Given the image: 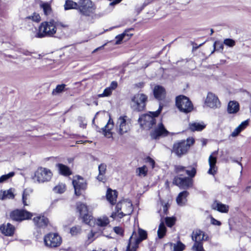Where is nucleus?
Instances as JSON below:
<instances>
[{
    "mask_svg": "<svg viewBox=\"0 0 251 251\" xmlns=\"http://www.w3.org/2000/svg\"><path fill=\"white\" fill-rule=\"evenodd\" d=\"M57 166L58 168L59 173L65 176H69L72 174V172L70 168L62 164H58Z\"/></svg>",
    "mask_w": 251,
    "mask_h": 251,
    "instance_id": "29",
    "label": "nucleus"
},
{
    "mask_svg": "<svg viewBox=\"0 0 251 251\" xmlns=\"http://www.w3.org/2000/svg\"><path fill=\"white\" fill-rule=\"evenodd\" d=\"M33 222L37 227L44 228L48 225L49 220L48 218L42 216L34 217L33 218Z\"/></svg>",
    "mask_w": 251,
    "mask_h": 251,
    "instance_id": "22",
    "label": "nucleus"
},
{
    "mask_svg": "<svg viewBox=\"0 0 251 251\" xmlns=\"http://www.w3.org/2000/svg\"><path fill=\"white\" fill-rule=\"evenodd\" d=\"M131 126V120L126 116H120L116 125L117 132L121 135L128 132Z\"/></svg>",
    "mask_w": 251,
    "mask_h": 251,
    "instance_id": "8",
    "label": "nucleus"
},
{
    "mask_svg": "<svg viewBox=\"0 0 251 251\" xmlns=\"http://www.w3.org/2000/svg\"><path fill=\"white\" fill-rule=\"evenodd\" d=\"M77 211L79 212L80 216L88 213L87 206L84 203L78 202L76 204Z\"/></svg>",
    "mask_w": 251,
    "mask_h": 251,
    "instance_id": "35",
    "label": "nucleus"
},
{
    "mask_svg": "<svg viewBox=\"0 0 251 251\" xmlns=\"http://www.w3.org/2000/svg\"><path fill=\"white\" fill-rule=\"evenodd\" d=\"M23 54L25 55H30L31 53L27 50H25L23 51Z\"/></svg>",
    "mask_w": 251,
    "mask_h": 251,
    "instance_id": "62",
    "label": "nucleus"
},
{
    "mask_svg": "<svg viewBox=\"0 0 251 251\" xmlns=\"http://www.w3.org/2000/svg\"><path fill=\"white\" fill-rule=\"evenodd\" d=\"M127 30H125V31L122 34L118 35L116 36L115 38L117 40L116 41V44H120L126 35H127L128 37H130L132 35V34L128 35L127 34Z\"/></svg>",
    "mask_w": 251,
    "mask_h": 251,
    "instance_id": "43",
    "label": "nucleus"
},
{
    "mask_svg": "<svg viewBox=\"0 0 251 251\" xmlns=\"http://www.w3.org/2000/svg\"><path fill=\"white\" fill-rule=\"evenodd\" d=\"M117 82L116 81H113L111 83L109 87H108V88H110V89L113 91L117 88Z\"/></svg>",
    "mask_w": 251,
    "mask_h": 251,
    "instance_id": "58",
    "label": "nucleus"
},
{
    "mask_svg": "<svg viewBox=\"0 0 251 251\" xmlns=\"http://www.w3.org/2000/svg\"><path fill=\"white\" fill-rule=\"evenodd\" d=\"M81 228L79 226H74L71 228L70 233L72 236H76L80 234Z\"/></svg>",
    "mask_w": 251,
    "mask_h": 251,
    "instance_id": "41",
    "label": "nucleus"
},
{
    "mask_svg": "<svg viewBox=\"0 0 251 251\" xmlns=\"http://www.w3.org/2000/svg\"><path fill=\"white\" fill-rule=\"evenodd\" d=\"M26 20H31L35 22H39L41 20V17L38 13L34 12L32 15L28 16L25 18Z\"/></svg>",
    "mask_w": 251,
    "mask_h": 251,
    "instance_id": "40",
    "label": "nucleus"
},
{
    "mask_svg": "<svg viewBox=\"0 0 251 251\" xmlns=\"http://www.w3.org/2000/svg\"><path fill=\"white\" fill-rule=\"evenodd\" d=\"M56 31V22L54 20H50V22L42 23L34 36L40 38L45 36H52Z\"/></svg>",
    "mask_w": 251,
    "mask_h": 251,
    "instance_id": "3",
    "label": "nucleus"
},
{
    "mask_svg": "<svg viewBox=\"0 0 251 251\" xmlns=\"http://www.w3.org/2000/svg\"><path fill=\"white\" fill-rule=\"evenodd\" d=\"M95 222L98 226L104 227L109 223V220L107 217L103 216L98 218Z\"/></svg>",
    "mask_w": 251,
    "mask_h": 251,
    "instance_id": "33",
    "label": "nucleus"
},
{
    "mask_svg": "<svg viewBox=\"0 0 251 251\" xmlns=\"http://www.w3.org/2000/svg\"><path fill=\"white\" fill-rule=\"evenodd\" d=\"M40 7L43 9L44 13L46 15H49L51 13V8L50 4L48 2H41L40 4Z\"/></svg>",
    "mask_w": 251,
    "mask_h": 251,
    "instance_id": "34",
    "label": "nucleus"
},
{
    "mask_svg": "<svg viewBox=\"0 0 251 251\" xmlns=\"http://www.w3.org/2000/svg\"><path fill=\"white\" fill-rule=\"evenodd\" d=\"M193 251H205L203 248L202 242H195L192 247Z\"/></svg>",
    "mask_w": 251,
    "mask_h": 251,
    "instance_id": "42",
    "label": "nucleus"
},
{
    "mask_svg": "<svg viewBox=\"0 0 251 251\" xmlns=\"http://www.w3.org/2000/svg\"><path fill=\"white\" fill-rule=\"evenodd\" d=\"M176 104L180 112L188 113L193 109V105L190 100L183 95H180L176 97Z\"/></svg>",
    "mask_w": 251,
    "mask_h": 251,
    "instance_id": "7",
    "label": "nucleus"
},
{
    "mask_svg": "<svg viewBox=\"0 0 251 251\" xmlns=\"http://www.w3.org/2000/svg\"><path fill=\"white\" fill-rule=\"evenodd\" d=\"M162 106L160 104L157 110L154 112H149V113L142 115L138 119L141 126L146 129H150L155 124V117L160 113Z\"/></svg>",
    "mask_w": 251,
    "mask_h": 251,
    "instance_id": "2",
    "label": "nucleus"
},
{
    "mask_svg": "<svg viewBox=\"0 0 251 251\" xmlns=\"http://www.w3.org/2000/svg\"><path fill=\"white\" fill-rule=\"evenodd\" d=\"M52 176V173L47 168L39 167L35 172L32 179L35 182L44 183L50 181Z\"/></svg>",
    "mask_w": 251,
    "mask_h": 251,
    "instance_id": "6",
    "label": "nucleus"
},
{
    "mask_svg": "<svg viewBox=\"0 0 251 251\" xmlns=\"http://www.w3.org/2000/svg\"><path fill=\"white\" fill-rule=\"evenodd\" d=\"M97 179L100 181H103L104 180V179H105V178H104V175H103V174H100L99 173V175L97 176Z\"/></svg>",
    "mask_w": 251,
    "mask_h": 251,
    "instance_id": "60",
    "label": "nucleus"
},
{
    "mask_svg": "<svg viewBox=\"0 0 251 251\" xmlns=\"http://www.w3.org/2000/svg\"><path fill=\"white\" fill-rule=\"evenodd\" d=\"M224 44L229 47H233L235 45V42L232 39L227 38L224 40Z\"/></svg>",
    "mask_w": 251,
    "mask_h": 251,
    "instance_id": "48",
    "label": "nucleus"
},
{
    "mask_svg": "<svg viewBox=\"0 0 251 251\" xmlns=\"http://www.w3.org/2000/svg\"><path fill=\"white\" fill-rule=\"evenodd\" d=\"M153 94L156 99L162 100L166 96V91L162 86L157 85L154 88Z\"/></svg>",
    "mask_w": 251,
    "mask_h": 251,
    "instance_id": "21",
    "label": "nucleus"
},
{
    "mask_svg": "<svg viewBox=\"0 0 251 251\" xmlns=\"http://www.w3.org/2000/svg\"><path fill=\"white\" fill-rule=\"evenodd\" d=\"M145 161L146 163H149L152 167L153 168L155 165V161L153 159L148 156L145 159Z\"/></svg>",
    "mask_w": 251,
    "mask_h": 251,
    "instance_id": "54",
    "label": "nucleus"
},
{
    "mask_svg": "<svg viewBox=\"0 0 251 251\" xmlns=\"http://www.w3.org/2000/svg\"><path fill=\"white\" fill-rule=\"evenodd\" d=\"M205 105L211 108H217L220 106V102L218 98L213 93L209 92L205 100Z\"/></svg>",
    "mask_w": 251,
    "mask_h": 251,
    "instance_id": "15",
    "label": "nucleus"
},
{
    "mask_svg": "<svg viewBox=\"0 0 251 251\" xmlns=\"http://www.w3.org/2000/svg\"><path fill=\"white\" fill-rule=\"evenodd\" d=\"M239 110V103L234 101H230L227 106V111L229 113H237Z\"/></svg>",
    "mask_w": 251,
    "mask_h": 251,
    "instance_id": "28",
    "label": "nucleus"
},
{
    "mask_svg": "<svg viewBox=\"0 0 251 251\" xmlns=\"http://www.w3.org/2000/svg\"><path fill=\"white\" fill-rule=\"evenodd\" d=\"M148 168L145 165L141 167H139L136 170V175L141 177L146 176L148 174Z\"/></svg>",
    "mask_w": 251,
    "mask_h": 251,
    "instance_id": "37",
    "label": "nucleus"
},
{
    "mask_svg": "<svg viewBox=\"0 0 251 251\" xmlns=\"http://www.w3.org/2000/svg\"><path fill=\"white\" fill-rule=\"evenodd\" d=\"M175 171L176 173L179 174L180 176H183V174H180L181 173L185 172L186 170H185V167L182 166H176L175 167Z\"/></svg>",
    "mask_w": 251,
    "mask_h": 251,
    "instance_id": "50",
    "label": "nucleus"
},
{
    "mask_svg": "<svg viewBox=\"0 0 251 251\" xmlns=\"http://www.w3.org/2000/svg\"><path fill=\"white\" fill-rule=\"evenodd\" d=\"M104 46H105V45H103V46H101L100 47L97 48V49H96L95 50H93V53H94V52H96L97 51H98L100 49H102L104 47Z\"/></svg>",
    "mask_w": 251,
    "mask_h": 251,
    "instance_id": "63",
    "label": "nucleus"
},
{
    "mask_svg": "<svg viewBox=\"0 0 251 251\" xmlns=\"http://www.w3.org/2000/svg\"><path fill=\"white\" fill-rule=\"evenodd\" d=\"M32 190L31 189H25L23 193L22 201L24 206L28 205L27 200L28 199L29 195L32 193Z\"/></svg>",
    "mask_w": 251,
    "mask_h": 251,
    "instance_id": "36",
    "label": "nucleus"
},
{
    "mask_svg": "<svg viewBox=\"0 0 251 251\" xmlns=\"http://www.w3.org/2000/svg\"><path fill=\"white\" fill-rule=\"evenodd\" d=\"M113 230L116 234L120 235H123L124 231L122 227L120 226H116L114 227Z\"/></svg>",
    "mask_w": 251,
    "mask_h": 251,
    "instance_id": "55",
    "label": "nucleus"
},
{
    "mask_svg": "<svg viewBox=\"0 0 251 251\" xmlns=\"http://www.w3.org/2000/svg\"><path fill=\"white\" fill-rule=\"evenodd\" d=\"M147 97L141 93L135 95L131 99V107L134 111H141L144 109Z\"/></svg>",
    "mask_w": 251,
    "mask_h": 251,
    "instance_id": "9",
    "label": "nucleus"
},
{
    "mask_svg": "<svg viewBox=\"0 0 251 251\" xmlns=\"http://www.w3.org/2000/svg\"><path fill=\"white\" fill-rule=\"evenodd\" d=\"M80 217L82 219V221L84 223L88 225H91L90 223L91 222V220H92V217L88 213H85V214L83 215L82 216H81Z\"/></svg>",
    "mask_w": 251,
    "mask_h": 251,
    "instance_id": "46",
    "label": "nucleus"
},
{
    "mask_svg": "<svg viewBox=\"0 0 251 251\" xmlns=\"http://www.w3.org/2000/svg\"><path fill=\"white\" fill-rule=\"evenodd\" d=\"M203 122H192L189 124V128L192 131H201L205 127Z\"/></svg>",
    "mask_w": 251,
    "mask_h": 251,
    "instance_id": "26",
    "label": "nucleus"
},
{
    "mask_svg": "<svg viewBox=\"0 0 251 251\" xmlns=\"http://www.w3.org/2000/svg\"><path fill=\"white\" fill-rule=\"evenodd\" d=\"M195 140L192 137H189L186 140H181L174 143L172 152L177 156L180 157L185 154L190 147L194 144Z\"/></svg>",
    "mask_w": 251,
    "mask_h": 251,
    "instance_id": "4",
    "label": "nucleus"
},
{
    "mask_svg": "<svg viewBox=\"0 0 251 251\" xmlns=\"http://www.w3.org/2000/svg\"><path fill=\"white\" fill-rule=\"evenodd\" d=\"M114 127V123L112 119L110 117L107 124L101 128L102 133L104 136L107 138H110L112 136V133L111 132V129Z\"/></svg>",
    "mask_w": 251,
    "mask_h": 251,
    "instance_id": "20",
    "label": "nucleus"
},
{
    "mask_svg": "<svg viewBox=\"0 0 251 251\" xmlns=\"http://www.w3.org/2000/svg\"><path fill=\"white\" fill-rule=\"evenodd\" d=\"M106 170V165L102 163L99 166V172L100 174L105 175Z\"/></svg>",
    "mask_w": 251,
    "mask_h": 251,
    "instance_id": "51",
    "label": "nucleus"
},
{
    "mask_svg": "<svg viewBox=\"0 0 251 251\" xmlns=\"http://www.w3.org/2000/svg\"><path fill=\"white\" fill-rule=\"evenodd\" d=\"M212 209L217 210L221 213H227L229 209L228 205L223 204L221 202L215 201L211 205Z\"/></svg>",
    "mask_w": 251,
    "mask_h": 251,
    "instance_id": "19",
    "label": "nucleus"
},
{
    "mask_svg": "<svg viewBox=\"0 0 251 251\" xmlns=\"http://www.w3.org/2000/svg\"><path fill=\"white\" fill-rule=\"evenodd\" d=\"M169 131L165 128L162 123H159L151 131L150 135L153 139H157L161 137H165L169 134Z\"/></svg>",
    "mask_w": 251,
    "mask_h": 251,
    "instance_id": "14",
    "label": "nucleus"
},
{
    "mask_svg": "<svg viewBox=\"0 0 251 251\" xmlns=\"http://www.w3.org/2000/svg\"><path fill=\"white\" fill-rule=\"evenodd\" d=\"M189 195V193L186 191H184L180 192L177 197L176 198V201L178 205L183 206L185 205L187 201V197Z\"/></svg>",
    "mask_w": 251,
    "mask_h": 251,
    "instance_id": "27",
    "label": "nucleus"
},
{
    "mask_svg": "<svg viewBox=\"0 0 251 251\" xmlns=\"http://www.w3.org/2000/svg\"><path fill=\"white\" fill-rule=\"evenodd\" d=\"M44 241L47 247L55 248L60 245L62 239L57 233H50L45 236Z\"/></svg>",
    "mask_w": 251,
    "mask_h": 251,
    "instance_id": "11",
    "label": "nucleus"
},
{
    "mask_svg": "<svg viewBox=\"0 0 251 251\" xmlns=\"http://www.w3.org/2000/svg\"><path fill=\"white\" fill-rule=\"evenodd\" d=\"M165 222L168 226L172 227L175 224V220L173 218L166 217Z\"/></svg>",
    "mask_w": 251,
    "mask_h": 251,
    "instance_id": "49",
    "label": "nucleus"
},
{
    "mask_svg": "<svg viewBox=\"0 0 251 251\" xmlns=\"http://www.w3.org/2000/svg\"><path fill=\"white\" fill-rule=\"evenodd\" d=\"M78 3L74 2L72 0H66L64 4V9L65 10L70 9H78Z\"/></svg>",
    "mask_w": 251,
    "mask_h": 251,
    "instance_id": "31",
    "label": "nucleus"
},
{
    "mask_svg": "<svg viewBox=\"0 0 251 251\" xmlns=\"http://www.w3.org/2000/svg\"><path fill=\"white\" fill-rule=\"evenodd\" d=\"M112 92V91L110 89V88L107 87L104 90L102 93L98 95V97L102 98L108 97L111 94Z\"/></svg>",
    "mask_w": 251,
    "mask_h": 251,
    "instance_id": "47",
    "label": "nucleus"
},
{
    "mask_svg": "<svg viewBox=\"0 0 251 251\" xmlns=\"http://www.w3.org/2000/svg\"><path fill=\"white\" fill-rule=\"evenodd\" d=\"M185 173L190 177H193L196 174V170L195 168H192L191 170H186Z\"/></svg>",
    "mask_w": 251,
    "mask_h": 251,
    "instance_id": "52",
    "label": "nucleus"
},
{
    "mask_svg": "<svg viewBox=\"0 0 251 251\" xmlns=\"http://www.w3.org/2000/svg\"><path fill=\"white\" fill-rule=\"evenodd\" d=\"M122 0H113L111 2L109 3L110 6H114L119 3H120Z\"/></svg>",
    "mask_w": 251,
    "mask_h": 251,
    "instance_id": "61",
    "label": "nucleus"
},
{
    "mask_svg": "<svg viewBox=\"0 0 251 251\" xmlns=\"http://www.w3.org/2000/svg\"><path fill=\"white\" fill-rule=\"evenodd\" d=\"M210 222H211V224L213 225L218 226H220L221 225V222L220 221H218L217 220L215 219L213 217H211Z\"/></svg>",
    "mask_w": 251,
    "mask_h": 251,
    "instance_id": "56",
    "label": "nucleus"
},
{
    "mask_svg": "<svg viewBox=\"0 0 251 251\" xmlns=\"http://www.w3.org/2000/svg\"><path fill=\"white\" fill-rule=\"evenodd\" d=\"M173 183L182 189H187L192 184L191 178L188 177H181L178 176L174 177Z\"/></svg>",
    "mask_w": 251,
    "mask_h": 251,
    "instance_id": "16",
    "label": "nucleus"
},
{
    "mask_svg": "<svg viewBox=\"0 0 251 251\" xmlns=\"http://www.w3.org/2000/svg\"><path fill=\"white\" fill-rule=\"evenodd\" d=\"M207 235L200 229H196L192 233V239L195 242H201L203 240H206Z\"/></svg>",
    "mask_w": 251,
    "mask_h": 251,
    "instance_id": "18",
    "label": "nucleus"
},
{
    "mask_svg": "<svg viewBox=\"0 0 251 251\" xmlns=\"http://www.w3.org/2000/svg\"><path fill=\"white\" fill-rule=\"evenodd\" d=\"M117 196L118 193L116 190H113L110 188L107 189L106 195V199L111 205L116 203Z\"/></svg>",
    "mask_w": 251,
    "mask_h": 251,
    "instance_id": "23",
    "label": "nucleus"
},
{
    "mask_svg": "<svg viewBox=\"0 0 251 251\" xmlns=\"http://www.w3.org/2000/svg\"><path fill=\"white\" fill-rule=\"evenodd\" d=\"M144 8V6L143 5L141 7L137 8L136 10H137V12L139 13L140 12V11H141Z\"/></svg>",
    "mask_w": 251,
    "mask_h": 251,
    "instance_id": "64",
    "label": "nucleus"
},
{
    "mask_svg": "<svg viewBox=\"0 0 251 251\" xmlns=\"http://www.w3.org/2000/svg\"><path fill=\"white\" fill-rule=\"evenodd\" d=\"M95 234L96 232H94L93 230H91V232L88 234V238L90 242H92L94 240Z\"/></svg>",
    "mask_w": 251,
    "mask_h": 251,
    "instance_id": "57",
    "label": "nucleus"
},
{
    "mask_svg": "<svg viewBox=\"0 0 251 251\" xmlns=\"http://www.w3.org/2000/svg\"><path fill=\"white\" fill-rule=\"evenodd\" d=\"M169 244L173 248L172 251H183L185 249V245L179 240L176 243H170Z\"/></svg>",
    "mask_w": 251,
    "mask_h": 251,
    "instance_id": "30",
    "label": "nucleus"
},
{
    "mask_svg": "<svg viewBox=\"0 0 251 251\" xmlns=\"http://www.w3.org/2000/svg\"><path fill=\"white\" fill-rule=\"evenodd\" d=\"M224 43H222L219 41H215L213 44L214 50L212 51L211 54L215 51L222 52L224 50Z\"/></svg>",
    "mask_w": 251,
    "mask_h": 251,
    "instance_id": "38",
    "label": "nucleus"
},
{
    "mask_svg": "<svg viewBox=\"0 0 251 251\" xmlns=\"http://www.w3.org/2000/svg\"><path fill=\"white\" fill-rule=\"evenodd\" d=\"M66 190V185L63 183H59L53 188L55 193L62 194Z\"/></svg>",
    "mask_w": 251,
    "mask_h": 251,
    "instance_id": "39",
    "label": "nucleus"
},
{
    "mask_svg": "<svg viewBox=\"0 0 251 251\" xmlns=\"http://www.w3.org/2000/svg\"><path fill=\"white\" fill-rule=\"evenodd\" d=\"M217 154V151H214L209 156L208 164L209 165V169L208 171V174L209 175H214L217 171V167L216 165L217 163V158L214 155Z\"/></svg>",
    "mask_w": 251,
    "mask_h": 251,
    "instance_id": "17",
    "label": "nucleus"
},
{
    "mask_svg": "<svg viewBox=\"0 0 251 251\" xmlns=\"http://www.w3.org/2000/svg\"><path fill=\"white\" fill-rule=\"evenodd\" d=\"M240 131L238 130V129L237 128H235V129L233 130V131L231 133V136L232 137H236L237 136L239 133Z\"/></svg>",
    "mask_w": 251,
    "mask_h": 251,
    "instance_id": "59",
    "label": "nucleus"
},
{
    "mask_svg": "<svg viewBox=\"0 0 251 251\" xmlns=\"http://www.w3.org/2000/svg\"><path fill=\"white\" fill-rule=\"evenodd\" d=\"M116 212H113L111 217L115 218L116 216L122 218L125 215H130L133 211L132 204L128 200H124L119 202L115 208Z\"/></svg>",
    "mask_w": 251,
    "mask_h": 251,
    "instance_id": "5",
    "label": "nucleus"
},
{
    "mask_svg": "<svg viewBox=\"0 0 251 251\" xmlns=\"http://www.w3.org/2000/svg\"><path fill=\"white\" fill-rule=\"evenodd\" d=\"M15 175V173L13 172H10L8 174L4 175L0 177V183H3L11 178Z\"/></svg>",
    "mask_w": 251,
    "mask_h": 251,
    "instance_id": "45",
    "label": "nucleus"
},
{
    "mask_svg": "<svg viewBox=\"0 0 251 251\" xmlns=\"http://www.w3.org/2000/svg\"><path fill=\"white\" fill-rule=\"evenodd\" d=\"M65 86L66 85L63 84L58 85L56 87L55 89L53 90L52 94L54 95L62 92L64 91Z\"/></svg>",
    "mask_w": 251,
    "mask_h": 251,
    "instance_id": "44",
    "label": "nucleus"
},
{
    "mask_svg": "<svg viewBox=\"0 0 251 251\" xmlns=\"http://www.w3.org/2000/svg\"><path fill=\"white\" fill-rule=\"evenodd\" d=\"M15 190L13 188H10L7 190L0 191V200L12 199L14 198Z\"/></svg>",
    "mask_w": 251,
    "mask_h": 251,
    "instance_id": "25",
    "label": "nucleus"
},
{
    "mask_svg": "<svg viewBox=\"0 0 251 251\" xmlns=\"http://www.w3.org/2000/svg\"><path fill=\"white\" fill-rule=\"evenodd\" d=\"M249 121L247 120L244 122H242L238 126L239 128L243 130L249 125Z\"/></svg>",
    "mask_w": 251,
    "mask_h": 251,
    "instance_id": "53",
    "label": "nucleus"
},
{
    "mask_svg": "<svg viewBox=\"0 0 251 251\" xmlns=\"http://www.w3.org/2000/svg\"><path fill=\"white\" fill-rule=\"evenodd\" d=\"M73 185L75 189V195L79 196L81 194L82 191L87 188V183L82 177L80 176H76L73 180Z\"/></svg>",
    "mask_w": 251,
    "mask_h": 251,
    "instance_id": "13",
    "label": "nucleus"
},
{
    "mask_svg": "<svg viewBox=\"0 0 251 251\" xmlns=\"http://www.w3.org/2000/svg\"><path fill=\"white\" fill-rule=\"evenodd\" d=\"M147 237V231L142 228H139L137 233L133 231L129 239L126 251H136L138 248L139 244L146 239Z\"/></svg>",
    "mask_w": 251,
    "mask_h": 251,
    "instance_id": "1",
    "label": "nucleus"
},
{
    "mask_svg": "<svg viewBox=\"0 0 251 251\" xmlns=\"http://www.w3.org/2000/svg\"><path fill=\"white\" fill-rule=\"evenodd\" d=\"M33 216L32 213L25 210L16 209L10 213V218L14 221L21 222L30 219Z\"/></svg>",
    "mask_w": 251,
    "mask_h": 251,
    "instance_id": "12",
    "label": "nucleus"
},
{
    "mask_svg": "<svg viewBox=\"0 0 251 251\" xmlns=\"http://www.w3.org/2000/svg\"><path fill=\"white\" fill-rule=\"evenodd\" d=\"M78 5L79 12L85 16H90L96 9L95 4L91 0H79Z\"/></svg>",
    "mask_w": 251,
    "mask_h": 251,
    "instance_id": "10",
    "label": "nucleus"
},
{
    "mask_svg": "<svg viewBox=\"0 0 251 251\" xmlns=\"http://www.w3.org/2000/svg\"><path fill=\"white\" fill-rule=\"evenodd\" d=\"M0 230L5 235L10 236L14 234L15 227L11 224L7 223L6 225L1 226Z\"/></svg>",
    "mask_w": 251,
    "mask_h": 251,
    "instance_id": "24",
    "label": "nucleus"
},
{
    "mask_svg": "<svg viewBox=\"0 0 251 251\" xmlns=\"http://www.w3.org/2000/svg\"><path fill=\"white\" fill-rule=\"evenodd\" d=\"M166 231L167 228L165 224L163 221H161L159 225L158 229L157 230V236L158 238L161 239L163 238L166 235Z\"/></svg>",
    "mask_w": 251,
    "mask_h": 251,
    "instance_id": "32",
    "label": "nucleus"
}]
</instances>
